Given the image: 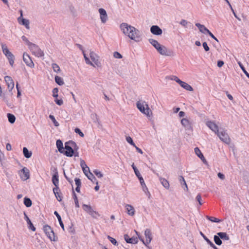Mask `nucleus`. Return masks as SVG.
I'll return each mask as SVG.
<instances>
[{
  "mask_svg": "<svg viewBox=\"0 0 249 249\" xmlns=\"http://www.w3.org/2000/svg\"><path fill=\"white\" fill-rule=\"evenodd\" d=\"M120 28L123 33L131 40L139 42L142 40L141 34L139 30L126 23H122Z\"/></svg>",
  "mask_w": 249,
  "mask_h": 249,
  "instance_id": "obj_1",
  "label": "nucleus"
},
{
  "mask_svg": "<svg viewBox=\"0 0 249 249\" xmlns=\"http://www.w3.org/2000/svg\"><path fill=\"white\" fill-rule=\"evenodd\" d=\"M76 147L77 145L75 142L71 141L67 142L65 143L64 151L62 153L67 157H71L73 156L74 150Z\"/></svg>",
  "mask_w": 249,
  "mask_h": 249,
  "instance_id": "obj_2",
  "label": "nucleus"
},
{
  "mask_svg": "<svg viewBox=\"0 0 249 249\" xmlns=\"http://www.w3.org/2000/svg\"><path fill=\"white\" fill-rule=\"evenodd\" d=\"M137 107L143 114L147 116H150L149 113L151 111L148 105L145 101H139L136 103Z\"/></svg>",
  "mask_w": 249,
  "mask_h": 249,
  "instance_id": "obj_3",
  "label": "nucleus"
},
{
  "mask_svg": "<svg viewBox=\"0 0 249 249\" xmlns=\"http://www.w3.org/2000/svg\"><path fill=\"white\" fill-rule=\"evenodd\" d=\"M131 166L134 171V173H135L136 176L137 177V178H138V179L140 180V183H141V185L142 186L143 191L145 193L147 192H148V188L146 187L145 183L144 182V179H143L142 177V176L141 174H140L139 171L138 170V169L137 168V167H136V166L134 165V163L132 164Z\"/></svg>",
  "mask_w": 249,
  "mask_h": 249,
  "instance_id": "obj_4",
  "label": "nucleus"
},
{
  "mask_svg": "<svg viewBox=\"0 0 249 249\" xmlns=\"http://www.w3.org/2000/svg\"><path fill=\"white\" fill-rule=\"evenodd\" d=\"M29 49L32 52V53L36 56L41 57L44 56V53L43 52L37 45L32 43L29 46Z\"/></svg>",
  "mask_w": 249,
  "mask_h": 249,
  "instance_id": "obj_5",
  "label": "nucleus"
},
{
  "mask_svg": "<svg viewBox=\"0 0 249 249\" xmlns=\"http://www.w3.org/2000/svg\"><path fill=\"white\" fill-rule=\"evenodd\" d=\"M82 208L84 211L94 218H97L100 216L98 212L93 210L90 205L84 204L82 205Z\"/></svg>",
  "mask_w": 249,
  "mask_h": 249,
  "instance_id": "obj_6",
  "label": "nucleus"
},
{
  "mask_svg": "<svg viewBox=\"0 0 249 249\" xmlns=\"http://www.w3.org/2000/svg\"><path fill=\"white\" fill-rule=\"evenodd\" d=\"M156 50L162 55L171 56L175 55V53L172 50L167 49L163 45H160Z\"/></svg>",
  "mask_w": 249,
  "mask_h": 249,
  "instance_id": "obj_7",
  "label": "nucleus"
},
{
  "mask_svg": "<svg viewBox=\"0 0 249 249\" xmlns=\"http://www.w3.org/2000/svg\"><path fill=\"white\" fill-rule=\"evenodd\" d=\"M43 231L51 241H55L57 240V239L55 238L54 233L50 226L45 225L43 226Z\"/></svg>",
  "mask_w": 249,
  "mask_h": 249,
  "instance_id": "obj_8",
  "label": "nucleus"
},
{
  "mask_svg": "<svg viewBox=\"0 0 249 249\" xmlns=\"http://www.w3.org/2000/svg\"><path fill=\"white\" fill-rule=\"evenodd\" d=\"M220 140L227 144L231 142V139L226 131L223 129L219 131L217 134Z\"/></svg>",
  "mask_w": 249,
  "mask_h": 249,
  "instance_id": "obj_9",
  "label": "nucleus"
},
{
  "mask_svg": "<svg viewBox=\"0 0 249 249\" xmlns=\"http://www.w3.org/2000/svg\"><path fill=\"white\" fill-rule=\"evenodd\" d=\"M90 57L93 62L95 67H101V63L99 61V56L94 52L90 51L89 53Z\"/></svg>",
  "mask_w": 249,
  "mask_h": 249,
  "instance_id": "obj_10",
  "label": "nucleus"
},
{
  "mask_svg": "<svg viewBox=\"0 0 249 249\" xmlns=\"http://www.w3.org/2000/svg\"><path fill=\"white\" fill-rule=\"evenodd\" d=\"M18 174L22 180H26L30 178V171L26 167H23L19 171Z\"/></svg>",
  "mask_w": 249,
  "mask_h": 249,
  "instance_id": "obj_11",
  "label": "nucleus"
},
{
  "mask_svg": "<svg viewBox=\"0 0 249 249\" xmlns=\"http://www.w3.org/2000/svg\"><path fill=\"white\" fill-rule=\"evenodd\" d=\"M23 60L27 66L31 68L34 67V63H33L30 56L27 53H23Z\"/></svg>",
  "mask_w": 249,
  "mask_h": 249,
  "instance_id": "obj_12",
  "label": "nucleus"
},
{
  "mask_svg": "<svg viewBox=\"0 0 249 249\" xmlns=\"http://www.w3.org/2000/svg\"><path fill=\"white\" fill-rule=\"evenodd\" d=\"M144 235L146 238L145 243H144V245L146 247H147L148 249H150V247L148 246V245L152 240V234L150 229H146L145 230Z\"/></svg>",
  "mask_w": 249,
  "mask_h": 249,
  "instance_id": "obj_13",
  "label": "nucleus"
},
{
  "mask_svg": "<svg viewBox=\"0 0 249 249\" xmlns=\"http://www.w3.org/2000/svg\"><path fill=\"white\" fill-rule=\"evenodd\" d=\"M4 80L7 86V89L10 92L14 87V82L12 78L9 76L4 77Z\"/></svg>",
  "mask_w": 249,
  "mask_h": 249,
  "instance_id": "obj_14",
  "label": "nucleus"
},
{
  "mask_svg": "<svg viewBox=\"0 0 249 249\" xmlns=\"http://www.w3.org/2000/svg\"><path fill=\"white\" fill-rule=\"evenodd\" d=\"M20 16L18 18V20L19 24L25 26L26 29H29V20L28 19L24 18H22V10L20 11Z\"/></svg>",
  "mask_w": 249,
  "mask_h": 249,
  "instance_id": "obj_15",
  "label": "nucleus"
},
{
  "mask_svg": "<svg viewBox=\"0 0 249 249\" xmlns=\"http://www.w3.org/2000/svg\"><path fill=\"white\" fill-rule=\"evenodd\" d=\"M99 13L100 14V17L102 22L103 23H106L108 19L106 11L103 8H99Z\"/></svg>",
  "mask_w": 249,
  "mask_h": 249,
  "instance_id": "obj_16",
  "label": "nucleus"
},
{
  "mask_svg": "<svg viewBox=\"0 0 249 249\" xmlns=\"http://www.w3.org/2000/svg\"><path fill=\"white\" fill-rule=\"evenodd\" d=\"M207 126L214 132L216 134L219 132L218 127L213 122L208 121L206 123Z\"/></svg>",
  "mask_w": 249,
  "mask_h": 249,
  "instance_id": "obj_17",
  "label": "nucleus"
},
{
  "mask_svg": "<svg viewBox=\"0 0 249 249\" xmlns=\"http://www.w3.org/2000/svg\"><path fill=\"white\" fill-rule=\"evenodd\" d=\"M150 32L156 36L161 35L162 33V30L158 25H152L150 28Z\"/></svg>",
  "mask_w": 249,
  "mask_h": 249,
  "instance_id": "obj_18",
  "label": "nucleus"
},
{
  "mask_svg": "<svg viewBox=\"0 0 249 249\" xmlns=\"http://www.w3.org/2000/svg\"><path fill=\"white\" fill-rule=\"evenodd\" d=\"M24 219L27 222V223L28 225V228L31 230L33 231H36V228L34 226L33 223H32L31 220L26 213H24Z\"/></svg>",
  "mask_w": 249,
  "mask_h": 249,
  "instance_id": "obj_19",
  "label": "nucleus"
},
{
  "mask_svg": "<svg viewBox=\"0 0 249 249\" xmlns=\"http://www.w3.org/2000/svg\"><path fill=\"white\" fill-rule=\"evenodd\" d=\"M124 239L126 243L130 244H137L138 242L137 238L132 237L130 238L127 234L124 235Z\"/></svg>",
  "mask_w": 249,
  "mask_h": 249,
  "instance_id": "obj_20",
  "label": "nucleus"
},
{
  "mask_svg": "<svg viewBox=\"0 0 249 249\" xmlns=\"http://www.w3.org/2000/svg\"><path fill=\"white\" fill-rule=\"evenodd\" d=\"M181 124L187 129H192L191 123L186 118H183L181 120Z\"/></svg>",
  "mask_w": 249,
  "mask_h": 249,
  "instance_id": "obj_21",
  "label": "nucleus"
},
{
  "mask_svg": "<svg viewBox=\"0 0 249 249\" xmlns=\"http://www.w3.org/2000/svg\"><path fill=\"white\" fill-rule=\"evenodd\" d=\"M124 207L128 215L131 216L134 215L135 211L134 207L132 205L125 204Z\"/></svg>",
  "mask_w": 249,
  "mask_h": 249,
  "instance_id": "obj_22",
  "label": "nucleus"
},
{
  "mask_svg": "<svg viewBox=\"0 0 249 249\" xmlns=\"http://www.w3.org/2000/svg\"><path fill=\"white\" fill-rule=\"evenodd\" d=\"M52 182L55 187L59 186V176L57 171L53 176Z\"/></svg>",
  "mask_w": 249,
  "mask_h": 249,
  "instance_id": "obj_23",
  "label": "nucleus"
},
{
  "mask_svg": "<svg viewBox=\"0 0 249 249\" xmlns=\"http://www.w3.org/2000/svg\"><path fill=\"white\" fill-rule=\"evenodd\" d=\"M200 235L202 236L203 239L207 242V243L213 249H218V248L214 245V244L210 241L203 233L200 232Z\"/></svg>",
  "mask_w": 249,
  "mask_h": 249,
  "instance_id": "obj_24",
  "label": "nucleus"
},
{
  "mask_svg": "<svg viewBox=\"0 0 249 249\" xmlns=\"http://www.w3.org/2000/svg\"><path fill=\"white\" fill-rule=\"evenodd\" d=\"M196 26L198 28L199 31L203 34H206L209 30L204 25L199 23H196Z\"/></svg>",
  "mask_w": 249,
  "mask_h": 249,
  "instance_id": "obj_25",
  "label": "nucleus"
},
{
  "mask_svg": "<svg viewBox=\"0 0 249 249\" xmlns=\"http://www.w3.org/2000/svg\"><path fill=\"white\" fill-rule=\"evenodd\" d=\"M56 147L58 149V151L60 153H63L64 148L63 147V144L62 141L60 140H57L56 142Z\"/></svg>",
  "mask_w": 249,
  "mask_h": 249,
  "instance_id": "obj_26",
  "label": "nucleus"
},
{
  "mask_svg": "<svg viewBox=\"0 0 249 249\" xmlns=\"http://www.w3.org/2000/svg\"><path fill=\"white\" fill-rule=\"evenodd\" d=\"M159 179H160V183H161V184L163 185V186L165 188H166L167 189H168L169 188V186H170L169 183L167 179H166L165 178H162L161 177H160L159 178Z\"/></svg>",
  "mask_w": 249,
  "mask_h": 249,
  "instance_id": "obj_27",
  "label": "nucleus"
},
{
  "mask_svg": "<svg viewBox=\"0 0 249 249\" xmlns=\"http://www.w3.org/2000/svg\"><path fill=\"white\" fill-rule=\"evenodd\" d=\"M1 49L2 50V52L3 54L5 55V56H7L9 55V54H10L12 53L8 49L7 45L5 44H2Z\"/></svg>",
  "mask_w": 249,
  "mask_h": 249,
  "instance_id": "obj_28",
  "label": "nucleus"
},
{
  "mask_svg": "<svg viewBox=\"0 0 249 249\" xmlns=\"http://www.w3.org/2000/svg\"><path fill=\"white\" fill-rule=\"evenodd\" d=\"M178 180L181 185H182V187L183 188L184 190H187L188 187L186 182L184 179V178L182 176H180L179 177Z\"/></svg>",
  "mask_w": 249,
  "mask_h": 249,
  "instance_id": "obj_29",
  "label": "nucleus"
},
{
  "mask_svg": "<svg viewBox=\"0 0 249 249\" xmlns=\"http://www.w3.org/2000/svg\"><path fill=\"white\" fill-rule=\"evenodd\" d=\"M180 86L182 88H183V89H185L187 90H188L190 91L193 90V88L190 85H189L188 84H187V83H186L184 81H182L181 83V84L180 85Z\"/></svg>",
  "mask_w": 249,
  "mask_h": 249,
  "instance_id": "obj_30",
  "label": "nucleus"
},
{
  "mask_svg": "<svg viewBox=\"0 0 249 249\" xmlns=\"http://www.w3.org/2000/svg\"><path fill=\"white\" fill-rule=\"evenodd\" d=\"M54 214L57 218L60 227L63 229V230L64 231L65 230L64 225V224H63V223L62 222L61 216L60 215V214L58 213V212L57 211H54Z\"/></svg>",
  "mask_w": 249,
  "mask_h": 249,
  "instance_id": "obj_31",
  "label": "nucleus"
},
{
  "mask_svg": "<svg viewBox=\"0 0 249 249\" xmlns=\"http://www.w3.org/2000/svg\"><path fill=\"white\" fill-rule=\"evenodd\" d=\"M194 150H195V152L196 155L201 160H202L203 161H204V160H205V159L203 154L202 153V152H201V151L200 150V149L198 147L195 148Z\"/></svg>",
  "mask_w": 249,
  "mask_h": 249,
  "instance_id": "obj_32",
  "label": "nucleus"
},
{
  "mask_svg": "<svg viewBox=\"0 0 249 249\" xmlns=\"http://www.w3.org/2000/svg\"><path fill=\"white\" fill-rule=\"evenodd\" d=\"M149 42L156 49H157L159 46H160L158 41L152 38L148 39Z\"/></svg>",
  "mask_w": 249,
  "mask_h": 249,
  "instance_id": "obj_33",
  "label": "nucleus"
},
{
  "mask_svg": "<svg viewBox=\"0 0 249 249\" xmlns=\"http://www.w3.org/2000/svg\"><path fill=\"white\" fill-rule=\"evenodd\" d=\"M217 234L219 235L221 240L222 239L223 240H229L230 239L229 236L226 232H218Z\"/></svg>",
  "mask_w": 249,
  "mask_h": 249,
  "instance_id": "obj_34",
  "label": "nucleus"
},
{
  "mask_svg": "<svg viewBox=\"0 0 249 249\" xmlns=\"http://www.w3.org/2000/svg\"><path fill=\"white\" fill-rule=\"evenodd\" d=\"M23 153L24 156L27 159L30 158L32 155V152L29 151L28 149L25 147H24L23 148Z\"/></svg>",
  "mask_w": 249,
  "mask_h": 249,
  "instance_id": "obj_35",
  "label": "nucleus"
},
{
  "mask_svg": "<svg viewBox=\"0 0 249 249\" xmlns=\"http://www.w3.org/2000/svg\"><path fill=\"white\" fill-rule=\"evenodd\" d=\"M6 57L8 59L10 65L12 67H13L14 63V59H15L14 55L11 53L10 54H9V55Z\"/></svg>",
  "mask_w": 249,
  "mask_h": 249,
  "instance_id": "obj_36",
  "label": "nucleus"
},
{
  "mask_svg": "<svg viewBox=\"0 0 249 249\" xmlns=\"http://www.w3.org/2000/svg\"><path fill=\"white\" fill-rule=\"evenodd\" d=\"M83 54L84 55V59L85 60L86 63L95 67L94 64L91 61H90L89 57L87 56L86 54L85 53L84 51H83Z\"/></svg>",
  "mask_w": 249,
  "mask_h": 249,
  "instance_id": "obj_37",
  "label": "nucleus"
},
{
  "mask_svg": "<svg viewBox=\"0 0 249 249\" xmlns=\"http://www.w3.org/2000/svg\"><path fill=\"white\" fill-rule=\"evenodd\" d=\"M179 24L184 28H187L188 25H190V27L193 26V25L190 22L187 21L185 19H181Z\"/></svg>",
  "mask_w": 249,
  "mask_h": 249,
  "instance_id": "obj_38",
  "label": "nucleus"
},
{
  "mask_svg": "<svg viewBox=\"0 0 249 249\" xmlns=\"http://www.w3.org/2000/svg\"><path fill=\"white\" fill-rule=\"evenodd\" d=\"M213 240L215 243L218 246H220L222 244V240L217 234L214 235Z\"/></svg>",
  "mask_w": 249,
  "mask_h": 249,
  "instance_id": "obj_39",
  "label": "nucleus"
},
{
  "mask_svg": "<svg viewBox=\"0 0 249 249\" xmlns=\"http://www.w3.org/2000/svg\"><path fill=\"white\" fill-rule=\"evenodd\" d=\"M55 81L59 86H62L64 84L63 79L59 76H55Z\"/></svg>",
  "mask_w": 249,
  "mask_h": 249,
  "instance_id": "obj_40",
  "label": "nucleus"
},
{
  "mask_svg": "<svg viewBox=\"0 0 249 249\" xmlns=\"http://www.w3.org/2000/svg\"><path fill=\"white\" fill-rule=\"evenodd\" d=\"M206 218L208 220H209L212 222H215V223H219L221 221V220L218 218H215V217H213V216H210L208 215H207L206 216Z\"/></svg>",
  "mask_w": 249,
  "mask_h": 249,
  "instance_id": "obj_41",
  "label": "nucleus"
},
{
  "mask_svg": "<svg viewBox=\"0 0 249 249\" xmlns=\"http://www.w3.org/2000/svg\"><path fill=\"white\" fill-rule=\"evenodd\" d=\"M7 118L8 119V121L11 124H13L15 122L16 117L14 115H13L11 113H8L7 114Z\"/></svg>",
  "mask_w": 249,
  "mask_h": 249,
  "instance_id": "obj_42",
  "label": "nucleus"
},
{
  "mask_svg": "<svg viewBox=\"0 0 249 249\" xmlns=\"http://www.w3.org/2000/svg\"><path fill=\"white\" fill-rule=\"evenodd\" d=\"M24 204L27 207H30L32 204V202L30 198L25 197L24 198Z\"/></svg>",
  "mask_w": 249,
  "mask_h": 249,
  "instance_id": "obj_43",
  "label": "nucleus"
},
{
  "mask_svg": "<svg viewBox=\"0 0 249 249\" xmlns=\"http://www.w3.org/2000/svg\"><path fill=\"white\" fill-rule=\"evenodd\" d=\"M52 67L53 71L56 73H58L60 71V69L59 66L56 63H53L52 64Z\"/></svg>",
  "mask_w": 249,
  "mask_h": 249,
  "instance_id": "obj_44",
  "label": "nucleus"
},
{
  "mask_svg": "<svg viewBox=\"0 0 249 249\" xmlns=\"http://www.w3.org/2000/svg\"><path fill=\"white\" fill-rule=\"evenodd\" d=\"M49 118L52 121L53 124L55 126H58L59 125V124L58 122L55 119V117L53 115H49Z\"/></svg>",
  "mask_w": 249,
  "mask_h": 249,
  "instance_id": "obj_45",
  "label": "nucleus"
},
{
  "mask_svg": "<svg viewBox=\"0 0 249 249\" xmlns=\"http://www.w3.org/2000/svg\"><path fill=\"white\" fill-rule=\"evenodd\" d=\"M239 64V65L240 67V68L241 69V70H242V71H243V72L245 73V74L247 76V77H248L249 78V72L246 70V69L245 68V67H244V66L241 64V62H239L238 63Z\"/></svg>",
  "mask_w": 249,
  "mask_h": 249,
  "instance_id": "obj_46",
  "label": "nucleus"
},
{
  "mask_svg": "<svg viewBox=\"0 0 249 249\" xmlns=\"http://www.w3.org/2000/svg\"><path fill=\"white\" fill-rule=\"evenodd\" d=\"M107 239L109 240V241L114 246H118V243L116 240L115 239L113 238V237H111L109 235L107 236Z\"/></svg>",
  "mask_w": 249,
  "mask_h": 249,
  "instance_id": "obj_47",
  "label": "nucleus"
},
{
  "mask_svg": "<svg viewBox=\"0 0 249 249\" xmlns=\"http://www.w3.org/2000/svg\"><path fill=\"white\" fill-rule=\"evenodd\" d=\"M86 177L88 178L92 182H94L93 179H94V180H96V178L94 176L93 174L91 173L90 171H89V174H87V176H86Z\"/></svg>",
  "mask_w": 249,
  "mask_h": 249,
  "instance_id": "obj_48",
  "label": "nucleus"
},
{
  "mask_svg": "<svg viewBox=\"0 0 249 249\" xmlns=\"http://www.w3.org/2000/svg\"><path fill=\"white\" fill-rule=\"evenodd\" d=\"M126 141L131 145L135 146V144L133 142L132 139L130 136H127L126 137Z\"/></svg>",
  "mask_w": 249,
  "mask_h": 249,
  "instance_id": "obj_49",
  "label": "nucleus"
},
{
  "mask_svg": "<svg viewBox=\"0 0 249 249\" xmlns=\"http://www.w3.org/2000/svg\"><path fill=\"white\" fill-rule=\"evenodd\" d=\"M53 96L55 98H56L58 95V88H54L53 89Z\"/></svg>",
  "mask_w": 249,
  "mask_h": 249,
  "instance_id": "obj_50",
  "label": "nucleus"
},
{
  "mask_svg": "<svg viewBox=\"0 0 249 249\" xmlns=\"http://www.w3.org/2000/svg\"><path fill=\"white\" fill-rule=\"evenodd\" d=\"M93 173L99 178H101L103 177V174L97 170H94Z\"/></svg>",
  "mask_w": 249,
  "mask_h": 249,
  "instance_id": "obj_51",
  "label": "nucleus"
},
{
  "mask_svg": "<svg viewBox=\"0 0 249 249\" xmlns=\"http://www.w3.org/2000/svg\"><path fill=\"white\" fill-rule=\"evenodd\" d=\"M196 199L198 202L199 205H202L201 196L200 194H197L196 197Z\"/></svg>",
  "mask_w": 249,
  "mask_h": 249,
  "instance_id": "obj_52",
  "label": "nucleus"
},
{
  "mask_svg": "<svg viewBox=\"0 0 249 249\" xmlns=\"http://www.w3.org/2000/svg\"><path fill=\"white\" fill-rule=\"evenodd\" d=\"M80 166H81L82 169H84V168H87L88 167L87 165V164H86L85 161L83 160H82V159L80 160Z\"/></svg>",
  "mask_w": 249,
  "mask_h": 249,
  "instance_id": "obj_53",
  "label": "nucleus"
},
{
  "mask_svg": "<svg viewBox=\"0 0 249 249\" xmlns=\"http://www.w3.org/2000/svg\"><path fill=\"white\" fill-rule=\"evenodd\" d=\"M74 132L77 133V134H78L79 135V136L81 137H83L84 135V133L81 131V130L78 128H76L75 129H74Z\"/></svg>",
  "mask_w": 249,
  "mask_h": 249,
  "instance_id": "obj_54",
  "label": "nucleus"
},
{
  "mask_svg": "<svg viewBox=\"0 0 249 249\" xmlns=\"http://www.w3.org/2000/svg\"><path fill=\"white\" fill-rule=\"evenodd\" d=\"M113 56L115 58L119 59L122 58L123 57L122 54L118 52H115L113 53Z\"/></svg>",
  "mask_w": 249,
  "mask_h": 249,
  "instance_id": "obj_55",
  "label": "nucleus"
},
{
  "mask_svg": "<svg viewBox=\"0 0 249 249\" xmlns=\"http://www.w3.org/2000/svg\"><path fill=\"white\" fill-rule=\"evenodd\" d=\"M60 191V189H59L58 186H57V187L55 186V187L53 188V192L55 196H56L57 195H58V193Z\"/></svg>",
  "mask_w": 249,
  "mask_h": 249,
  "instance_id": "obj_56",
  "label": "nucleus"
},
{
  "mask_svg": "<svg viewBox=\"0 0 249 249\" xmlns=\"http://www.w3.org/2000/svg\"><path fill=\"white\" fill-rule=\"evenodd\" d=\"M21 38L23 41L26 43L28 46L32 43V42H30L28 38L24 36H22Z\"/></svg>",
  "mask_w": 249,
  "mask_h": 249,
  "instance_id": "obj_57",
  "label": "nucleus"
},
{
  "mask_svg": "<svg viewBox=\"0 0 249 249\" xmlns=\"http://www.w3.org/2000/svg\"><path fill=\"white\" fill-rule=\"evenodd\" d=\"M54 102H55V103L59 105V106H61L63 104V101L62 100V99H57V98L54 100Z\"/></svg>",
  "mask_w": 249,
  "mask_h": 249,
  "instance_id": "obj_58",
  "label": "nucleus"
},
{
  "mask_svg": "<svg viewBox=\"0 0 249 249\" xmlns=\"http://www.w3.org/2000/svg\"><path fill=\"white\" fill-rule=\"evenodd\" d=\"M202 46L205 50V51L206 52H208L210 50V48L208 46V44L206 42H204L203 43H202Z\"/></svg>",
  "mask_w": 249,
  "mask_h": 249,
  "instance_id": "obj_59",
  "label": "nucleus"
},
{
  "mask_svg": "<svg viewBox=\"0 0 249 249\" xmlns=\"http://www.w3.org/2000/svg\"><path fill=\"white\" fill-rule=\"evenodd\" d=\"M74 181L75 182V184L76 186H81V182L80 179L78 178H75L74 179Z\"/></svg>",
  "mask_w": 249,
  "mask_h": 249,
  "instance_id": "obj_60",
  "label": "nucleus"
},
{
  "mask_svg": "<svg viewBox=\"0 0 249 249\" xmlns=\"http://www.w3.org/2000/svg\"><path fill=\"white\" fill-rule=\"evenodd\" d=\"M176 82H177L179 85L181 84V83L182 82L181 80H180L178 77L174 76V78L173 79Z\"/></svg>",
  "mask_w": 249,
  "mask_h": 249,
  "instance_id": "obj_61",
  "label": "nucleus"
},
{
  "mask_svg": "<svg viewBox=\"0 0 249 249\" xmlns=\"http://www.w3.org/2000/svg\"><path fill=\"white\" fill-rule=\"evenodd\" d=\"M72 197L74 199V202L78 201L77 196L75 192L74 191L73 189H72Z\"/></svg>",
  "mask_w": 249,
  "mask_h": 249,
  "instance_id": "obj_62",
  "label": "nucleus"
},
{
  "mask_svg": "<svg viewBox=\"0 0 249 249\" xmlns=\"http://www.w3.org/2000/svg\"><path fill=\"white\" fill-rule=\"evenodd\" d=\"M55 196L56 198L57 199V200L58 201L60 202L62 200V196H61V193L59 194V193H58V195H57L56 196Z\"/></svg>",
  "mask_w": 249,
  "mask_h": 249,
  "instance_id": "obj_63",
  "label": "nucleus"
},
{
  "mask_svg": "<svg viewBox=\"0 0 249 249\" xmlns=\"http://www.w3.org/2000/svg\"><path fill=\"white\" fill-rule=\"evenodd\" d=\"M82 170H83V173H84V174L86 176H87V174H88L89 171H89V168L88 167L87 168L82 169Z\"/></svg>",
  "mask_w": 249,
  "mask_h": 249,
  "instance_id": "obj_64",
  "label": "nucleus"
}]
</instances>
